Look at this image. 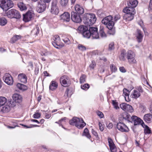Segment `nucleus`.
<instances>
[{
	"label": "nucleus",
	"mask_w": 152,
	"mask_h": 152,
	"mask_svg": "<svg viewBox=\"0 0 152 152\" xmlns=\"http://www.w3.org/2000/svg\"><path fill=\"white\" fill-rule=\"evenodd\" d=\"M83 20V22L86 26H90L95 23L96 18L94 14L87 13L84 15Z\"/></svg>",
	"instance_id": "nucleus-1"
},
{
	"label": "nucleus",
	"mask_w": 152,
	"mask_h": 152,
	"mask_svg": "<svg viewBox=\"0 0 152 152\" xmlns=\"http://www.w3.org/2000/svg\"><path fill=\"white\" fill-rule=\"evenodd\" d=\"M70 125H75L77 128L79 129H82L86 125V124L84 122L82 118H79L76 117H75L69 121Z\"/></svg>",
	"instance_id": "nucleus-2"
},
{
	"label": "nucleus",
	"mask_w": 152,
	"mask_h": 152,
	"mask_svg": "<svg viewBox=\"0 0 152 152\" xmlns=\"http://www.w3.org/2000/svg\"><path fill=\"white\" fill-rule=\"evenodd\" d=\"M113 18L112 16H108L103 19L102 21V23L106 25V27L110 30L113 29L114 25V23L113 21Z\"/></svg>",
	"instance_id": "nucleus-3"
},
{
	"label": "nucleus",
	"mask_w": 152,
	"mask_h": 152,
	"mask_svg": "<svg viewBox=\"0 0 152 152\" xmlns=\"http://www.w3.org/2000/svg\"><path fill=\"white\" fill-rule=\"evenodd\" d=\"M13 6V2L11 0H0V7L4 11H7Z\"/></svg>",
	"instance_id": "nucleus-4"
},
{
	"label": "nucleus",
	"mask_w": 152,
	"mask_h": 152,
	"mask_svg": "<svg viewBox=\"0 0 152 152\" xmlns=\"http://www.w3.org/2000/svg\"><path fill=\"white\" fill-rule=\"evenodd\" d=\"M7 16L9 18H15L17 19H20L21 17V15L19 12L15 9H12L6 13Z\"/></svg>",
	"instance_id": "nucleus-5"
},
{
	"label": "nucleus",
	"mask_w": 152,
	"mask_h": 152,
	"mask_svg": "<svg viewBox=\"0 0 152 152\" xmlns=\"http://www.w3.org/2000/svg\"><path fill=\"white\" fill-rule=\"evenodd\" d=\"M46 7V4L43 0L39 1L37 4L36 10L39 13H42L43 12Z\"/></svg>",
	"instance_id": "nucleus-6"
},
{
	"label": "nucleus",
	"mask_w": 152,
	"mask_h": 152,
	"mask_svg": "<svg viewBox=\"0 0 152 152\" xmlns=\"http://www.w3.org/2000/svg\"><path fill=\"white\" fill-rule=\"evenodd\" d=\"M60 81L61 85L64 87L68 86L70 84V79L66 75L62 76L60 79Z\"/></svg>",
	"instance_id": "nucleus-7"
},
{
	"label": "nucleus",
	"mask_w": 152,
	"mask_h": 152,
	"mask_svg": "<svg viewBox=\"0 0 152 152\" xmlns=\"http://www.w3.org/2000/svg\"><path fill=\"white\" fill-rule=\"evenodd\" d=\"M7 104L4 105L1 109V112L3 113H7L9 112L11 107L15 106V102L12 101H10L7 103Z\"/></svg>",
	"instance_id": "nucleus-8"
},
{
	"label": "nucleus",
	"mask_w": 152,
	"mask_h": 152,
	"mask_svg": "<svg viewBox=\"0 0 152 152\" xmlns=\"http://www.w3.org/2000/svg\"><path fill=\"white\" fill-rule=\"evenodd\" d=\"M135 56L134 53L131 50L128 51L126 53V58L130 64H134L136 63Z\"/></svg>",
	"instance_id": "nucleus-9"
},
{
	"label": "nucleus",
	"mask_w": 152,
	"mask_h": 152,
	"mask_svg": "<svg viewBox=\"0 0 152 152\" xmlns=\"http://www.w3.org/2000/svg\"><path fill=\"white\" fill-rule=\"evenodd\" d=\"M78 29L82 32L83 37L86 38H90L91 37V35L89 30H86V27L83 26H79Z\"/></svg>",
	"instance_id": "nucleus-10"
},
{
	"label": "nucleus",
	"mask_w": 152,
	"mask_h": 152,
	"mask_svg": "<svg viewBox=\"0 0 152 152\" xmlns=\"http://www.w3.org/2000/svg\"><path fill=\"white\" fill-rule=\"evenodd\" d=\"M34 15V14L32 11H29L23 15V20L25 22H28L31 20Z\"/></svg>",
	"instance_id": "nucleus-11"
},
{
	"label": "nucleus",
	"mask_w": 152,
	"mask_h": 152,
	"mask_svg": "<svg viewBox=\"0 0 152 152\" xmlns=\"http://www.w3.org/2000/svg\"><path fill=\"white\" fill-rule=\"evenodd\" d=\"M3 80L4 82L8 85H12L13 82L12 77L9 73H6L3 77Z\"/></svg>",
	"instance_id": "nucleus-12"
},
{
	"label": "nucleus",
	"mask_w": 152,
	"mask_h": 152,
	"mask_svg": "<svg viewBox=\"0 0 152 152\" xmlns=\"http://www.w3.org/2000/svg\"><path fill=\"white\" fill-rule=\"evenodd\" d=\"M121 108L125 112L132 113L133 111L132 107L130 105L125 103H122L120 105Z\"/></svg>",
	"instance_id": "nucleus-13"
},
{
	"label": "nucleus",
	"mask_w": 152,
	"mask_h": 152,
	"mask_svg": "<svg viewBox=\"0 0 152 152\" xmlns=\"http://www.w3.org/2000/svg\"><path fill=\"white\" fill-rule=\"evenodd\" d=\"M89 30L92 38H99L97 27H90Z\"/></svg>",
	"instance_id": "nucleus-14"
},
{
	"label": "nucleus",
	"mask_w": 152,
	"mask_h": 152,
	"mask_svg": "<svg viewBox=\"0 0 152 152\" xmlns=\"http://www.w3.org/2000/svg\"><path fill=\"white\" fill-rule=\"evenodd\" d=\"M71 19L74 22L80 23L81 21V19L80 15L76 12H72L71 13Z\"/></svg>",
	"instance_id": "nucleus-15"
},
{
	"label": "nucleus",
	"mask_w": 152,
	"mask_h": 152,
	"mask_svg": "<svg viewBox=\"0 0 152 152\" xmlns=\"http://www.w3.org/2000/svg\"><path fill=\"white\" fill-rule=\"evenodd\" d=\"M52 43L53 45L57 49L61 48L64 46L60 39H55Z\"/></svg>",
	"instance_id": "nucleus-16"
},
{
	"label": "nucleus",
	"mask_w": 152,
	"mask_h": 152,
	"mask_svg": "<svg viewBox=\"0 0 152 152\" xmlns=\"http://www.w3.org/2000/svg\"><path fill=\"white\" fill-rule=\"evenodd\" d=\"M117 128L120 131L122 132H128L129 129L124 124L119 122L117 124Z\"/></svg>",
	"instance_id": "nucleus-17"
},
{
	"label": "nucleus",
	"mask_w": 152,
	"mask_h": 152,
	"mask_svg": "<svg viewBox=\"0 0 152 152\" xmlns=\"http://www.w3.org/2000/svg\"><path fill=\"white\" fill-rule=\"evenodd\" d=\"M57 1H53L52 2L50 10V12L52 14L56 15H58L59 12V9L57 6Z\"/></svg>",
	"instance_id": "nucleus-18"
},
{
	"label": "nucleus",
	"mask_w": 152,
	"mask_h": 152,
	"mask_svg": "<svg viewBox=\"0 0 152 152\" xmlns=\"http://www.w3.org/2000/svg\"><path fill=\"white\" fill-rule=\"evenodd\" d=\"M132 119L131 122L133 121L134 125L141 124L142 126V124L144 123L140 118L136 116L133 115L132 117Z\"/></svg>",
	"instance_id": "nucleus-19"
},
{
	"label": "nucleus",
	"mask_w": 152,
	"mask_h": 152,
	"mask_svg": "<svg viewBox=\"0 0 152 152\" xmlns=\"http://www.w3.org/2000/svg\"><path fill=\"white\" fill-rule=\"evenodd\" d=\"M61 19L64 22H69L70 20V14L67 12H65L60 16Z\"/></svg>",
	"instance_id": "nucleus-20"
},
{
	"label": "nucleus",
	"mask_w": 152,
	"mask_h": 152,
	"mask_svg": "<svg viewBox=\"0 0 152 152\" xmlns=\"http://www.w3.org/2000/svg\"><path fill=\"white\" fill-rule=\"evenodd\" d=\"M108 140L111 152H116L117 151L116 148L111 138L108 137Z\"/></svg>",
	"instance_id": "nucleus-21"
},
{
	"label": "nucleus",
	"mask_w": 152,
	"mask_h": 152,
	"mask_svg": "<svg viewBox=\"0 0 152 152\" xmlns=\"http://www.w3.org/2000/svg\"><path fill=\"white\" fill-rule=\"evenodd\" d=\"M13 99L15 102V105H16V102L19 103L21 102L22 100V97L21 96L17 94H15L13 95Z\"/></svg>",
	"instance_id": "nucleus-22"
},
{
	"label": "nucleus",
	"mask_w": 152,
	"mask_h": 152,
	"mask_svg": "<svg viewBox=\"0 0 152 152\" xmlns=\"http://www.w3.org/2000/svg\"><path fill=\"white\" fill-rule=\"evenodd\" d=\"M123 11L126 14H135L136 13L134 8L129 6L124 9Z\"/></svg>",
	"instance_id": "nucleus-23"
},
{
	"label": "nucleus",
	"mask_w": 152,
	"mask_h": 152,
	"mask_svg": "<svg viewBox=\"0 0 152 152\" xmlns=\"http://www.w3.org/2000/svg\"><path fill=\"white\" fill-rule=\"evenodd\" d=\"M75 8L76 11L79 14H82L84 12L83 8L79 4H76Z\"/></svg>",
	"instance_id": "nucleus-24"
},
{
	"label": "nucleus",
	"mask_w": 152,
	"mask_h": 152,
	"mask_svg": "<svg viewBox=\"0 0 152 152\" xmlns=\"http://www.w3.org/2000/svg\"><path fill=\"white\" fill-rule=\"evenodd\" d=\"M18 78L21 82L25 83L27 82V77L26 75L22 73L19 75Z\"/></svg>",
	"instance_id": "nucleus-25"
},
{
	"label": "nucleus",
	"mask_w": 152,
	"mask_h": 152,
	"mask_svg": "<svg viewBox=\"0 0 152 152\" xmlns=\"http://www.w3.org/2000/svg\"><path fill=\"white\" fill-rule=\"evenodd\" d=\"M144 120L148 123L152 122V115L150 113L145 114L144 116Z\"/></svg>",
	"instance_id": "nucleus-26"
},
{
	"label": "nucleus",
	"mask_w": 152,
	"mask_h": 152,
	"mask_svg": "<svg viewBox=\"0 0 152 152\" xmlns=\"http://www.w3.org/2000/svg\"><path fill=\"white\" fill-rule=\"evenodd\" d=\"M58 87V83L55 80L52 81L49 86L50 90L53 91L57 88Z\"/></svg>",
	"instance_id": "nucleus-27"
},
{
	"label": "nucleus",
	"mask_w": 152,
	"mask_h": 152,
	"mask_svg": "<svg viewBox=\"0 0 152 152\" xmlns=\"http://www.w3.org/2000/svg\"><path fill=\"white\" fill-rule=\"evenodd\" d=\"M138 4V2L137 0H131L128 2V6L134 8L137 6Z\"/></svg>",
	"instance_id": "nucleus-28"
},
{
	"label": "nucleus",
	"mask_w": 152,
	"mask_h": 152,
	"mask_svg": "<svg viewBox=\"0 0 152 152\" xmlns=\"http://www.w3.org/2000/svg\"><path fill=\"white\" fill-rule=\"evenodd\" d=\"M135 14H126L124 16V18L126 21H130L134 18Z\"/></svg>",
	"instance_id": "nucleus-29"
},
{
	"label": "nucleus",
	"mask_w": 152,
	"mask_h": 152,
	"mask_svg": "<svg viewBox=\"0 0 152 152\" xmlns=\"http://www.w3.org/2000/svg\"><path fill=\"white\" fill-rule=\"evenodd\" d=\"M144 128V133L145 134H150L151 132V130L149 127L147 125L143 123L142 126Z\"/></svg>",
	"instance_id": "nucleus-30"
},
{
	"label": "nucleus",
	"mask_w": 152,
	"mask_h": 152,
	"mask_svg": "<svg viewBox=\"0 0 152 152\" xmlns=\"http://www.w3.org/2000/svg\"><path fill=\"white\" fill-rule=\"evenodd\" d=\"M18 7L19 8L20 10L21 11L26 10L27 7L26 4L22 2H19L18 4Z\"/></svg>",
	"instance_id": "nucleus-31"
},
{
	"label": "nucleus",
	"mask_w": 152,
	"mask_h": 152,
	"mask_svg": "<svg viewBox=\"0 0 152 152\" xmlns=\"http://www.w3.org/2000/svg\"><path fill=\"white\" fill-rule=\"evenodd\" d=\"M18 88L23 91L26 90L28 89L26 85L20 83H18L16 85Z\"/></svg>",
	"instance_id": "nucleus-32"
},
{
	"label": "nucleus",
	"mask_w": 152,
	"mask_h": 152,
	"mask_svg": "<svg viewBox=\"0 0 152 152\" xmlns=\"http://www.w3.org/2000/svg\"><path fill=\"white\" fill-rule=\"evenodd\" d=\"M123 117L124 119L126 120L129 122H131L132 119V117L128 113H124L123 114Z\"/></svg>",
	"instance_id": "nucleus-33"
},
{
	"label": "nucleus",
	"mask_w": 152,
	"mask_h": 152,
	"mask_svg": "<svg viewBox=\"0 0 152 152\" xmlns=\"http://www.w3.org/2000/svg\"><path fill=\"white\" fill-rule=\"evenodd\" d=\"M103 28H104L103 27H100V29L99 30V38L100 37H107L106 34L105 33L104 31Z\"/></svg>",
	"instance_id": "nucleus-34"
},
{
	"label": "nucleus",
	"mask_w": 152,
	"mask_h": 152,
	"mask_svg": "<svg viewBox=\"0 0 152 152\" xmlns=\"http://www.w3.org/2000/svg\"><path fill=\"white\" fill-rule=\"evenodd\" d=\"M140 96V93L137 90H134L133 93L131 95L132 97L134 99L138 98Z\"/></svg>",
	"instance_id": "nucleus-35"
},
{
	"label": "nucleus",
	"mask_w": 152,
	"mask_h": 152,
	"mask_svg": "<svg viewBox=\"0 0 152 152\" xmlns=\"http://www.w3.org/2000/svg\"><path fill=\"white\" fill-rule=\"evenodd\" d=\"M39 27L37 26H36L31 31V34L33 35H37L39 34Z\"/></svg>",
	"instance_id": "nucleus-36"
},
{
	"label": "nucleus",
	"mask_w": 152,
	"mask_h": 152,
	"mask_svg": "<svg viewBox=\"0 0 152 152\" xmlns=\"http://www.w3.org/2000/svg\"><path fill=\"white\" fill-rule=\"evenodd\" d=\"M126 55V52L125 50L121 51V53L119 56V58L121 61H124L125 59V56Z\"/></svg>",
	"instance_id": "nucleus-37"
},
{
	"label": "nucleus",
	"mask_w": 152,
	"mask_h": 152,
	"mask_svg": "<svg viewBox=\"0 0 152 152\" xmlns=\"http://www.w3.org/2000/svg\"><path fill=\"white\" fill-rule=\"evenodd\" d=\"M7 20L4 18H0V25L1 26H4L7 23Z\"/></svg>",
	"instance_id": "nucleus-38"
},
{
	"label": "nucleus",
	"mask_w": 152,
	"mask_h": 152,
	"mask_svg": "<svg viewBox=\"0 0 152 152\" xmlns=\"http://www.w3.org/2000/svg\"><path fill=\"white\" fill-rule=\"evenodd\" d=\"M7 102V99L5 97L0 96V107L3 106Z\"/></svg>",
	"instance_id": "nucleus-39"
},
{
	"label": "nucleus",
	"mask_w": 152,
	"mask_h": 152,
	"mask_svg": "<svg viewBox=\"0 0 152 152\" xmlns=\"http://www.w3.org/2000/svg\"><path fill=\"white\" fill-rule=\"evenodd\" d=\"M123 95L124 96H128L129 95V94L130 91L127 90L126 88H124L123 90Z\"/></svg>",
	"instance_id": "nucleus-40"
},
{
	"label": "nucleus",
	"mask_w": 152,
	"mask_h": 152,
	"mask_svg": "<svg viewBox=\"0 0 152 152\" xmlns=\"http://www.w3.org/2000/svg\"><path fill=\"white\" fill-rule=\"evenodd\" d=\"M110 68L111 71L113 72H115L117 70V68L114 64H111L110 65Z\"/></svg>",
	"instance_id": "nucleus-41"
},
{
	"label": "nucleus",
	"mask_w": 152,
	"mask_h": 152,
	"mask_svg": "<svg viewBox=\"0 0 152 152\" xmlns=\"http://www.w3.org/2000/svg\"><path fill=\"white\" fill-rule=\"evenodd\" d=\"M86 76L85 75H82L80 78V82L81 83H84L86 81Z\"/></svg>",
	"instance_id": "nucleus-42"
},
{
	"label": "nucleus",
	"mask_w": 152,
	"mask_h": 152,
	"mask_svg": "<svg viewBox=\"0 0 152 152\" xmlns=\"http://www.w3.org/2000/svg\"><path fill=\"white\" fill-rule=\"evenodd\" d=\"M114 43L113 42H111L109 45V50H111L114 49Z\"/></svg>",
	"instance_id": "nucleus-43"
},
{
	"label": "nucleus",
	"mask_w": 152,
	"mask_h": 152,
	"mask_svg": "<svg viewBox=\"0 0 152 152\" xmlns=\"http://www.w3.org/2000/svg\"><path fill=\"white\" fill-rule=\"evenodd\" d=\"M68 0H61V4L63 6H65L68 3Z\"/></svg>",
	"instance_id": "nucleus-44"
},
{
	"label": "nucleus",
	"mask_w": 152,
	"mask_h": 152,
	"mask_svg": "<svg viewBox=\"0 0 152 152\" xmlns=\"http://www.w3.org/2000/svg\"><path fill=\"white\" fill-rule=\"evenodd\" d=\"M78 48L80 50L83 51L86 50V48L83 45L81 44H79L78 46Z\"/></svg>",
	"instance_id": "nucleus-45"
},
{
	"label": "nucleus",
	"mask_w": 152,
	"mask_h": 152,
	"mask_svg": "<svg viewBox=\"0 0 152 152\" xmlns=\"http://www.w3.org/2000/svg\"><path fill=\"white\" fill-rule=\"evenodd\" d=\"M96 64L95 61H92L91 63L89 65V67L91 69H94L96 66Z\"/></svg>",
	"instance_id": "nucleus-46"
},
{
	"label": "nucleus",
	"mask_w": 152,
	"mask_h": 152,
	"mask_svg": "<svg viewBox=\"0 0 152 152\" xmlns=\"http://www.w3.org/2000/svg\"><path fill=\"white\" fill-rule=\"evenodd\" d=\"M89 87V85L88 84H85L81 86V88L84 90H87Z\"/></svg>",
	"instance_id": "nucleus-47"
},
{
	"label": "nucleus",
	"mask_w": 152,
	"mask_h": 152,
	"mask_svg": "<svg viewBox=\"0 0 152 152\" xmlns=\"http://www.w3.org/2000/svg\"><path fill=\"white\" fill-rule=\"evenodd\" d=\"M143 36L142 32L138 29L137 30V38H142Z\"/></svg>",
	"instance_id": "nucleus-48"
},
{
	"label": "nucleus",
	"mask_w": 152,
	"mask_h": 152,
	"mask_svg": "<svg viewBox=\"0 0 152 152\" xmlns=\"http://www.w3.org/2000/svg\"><path fill=\"white\" fill-rule=\"evenodd\" d=\"M114 106V108L116 110L119 109L118 106V103L114 101L112 102Z\"/></svg>",
	"instance_id": "nucleus-49"
},
{
	"label": "nucleus",
	"mask_w": 152,
	"mask_h": 152,
	"mask_svg": "<svg viewBox=\"0 0 152 152\" xmlns=\"http://www.w3.org/2000/svg\"><path fill=\"white\" fill-rule=\"evenodd\" d=\"M96 114L98 115L99 117L101 118L103 117L104 115L102 112H101L99 111H97L96 112Z\"/></svg>",
	"instance_id": "nucleus-50"
},
{
	"label": "nucleus",
	"mask_w": 152,
	"mask_h": 152,
	"mask_svg": "<svg viewBox=\"0 0 152 152\" xmlns=\"http://www.w3.org/2000/svg\"><path fill=\"white\" fill-rule=\"evenodd\" d=\"M33 117L35 118H39L41 116V114L39 113H35L33 115Z\"/></svg>",
	"instance_id": "nucleus-51"
},
{
	"label": "nucleus",
	"mask_w": 152,
	"mask_h": 152,
	"mask_svg": "<svg viewBox=\"0 0 152 152\" xmlns=\"http://www.w3.org/2000/svg\"><path fill=\"white\" fill-rule=\"evenodd\" d=\"M54 38H60V37H65V35H63L62 34H60L59 35H55L54 36Z\"/></svg>",
	"instance_id": "nucleus-52"
},
{
	"label": "nucleus",
	"mask_w": 152,
	"mask_h": 152,
	"mask_svg": "<svg viewBox=\"0 0 152 152\" xmlns=\"http://www.w3.org/2000/svg\"><path fill=\"white\" fill-rule=\"evenodd\" d=\"M99 129L101 131H102L104 129L103 126L102 124L100 122L99 123Z\"/></svg>",
	"instance_id": "nucleus-53"
},
{
	"label": "nucleus",
	"mask_w": 152,
	"mask_h": 152,
	"mask_svg": "<svg viewBox=\"0 0 152 152\" xmlns=\"http://www.w3.org/2000/svg\"><path fill=\"white\" fill-rule=\"evenodd\" d=\"M62 40L66 43L69 44L70 42L69 39H62Z\"/></svg>",
	"instance_id": "nucleus-54"
},
{
	"label": "nucleus",
	"mask_w": 152,
	"mask_h": 152,
	"mask_svg": "<svg viewBox=\"0 0 152 152\" xmlns=\"http://www.w3.org/2000/svg\"><path fill=\"white\" fill-rule=\"evenodd\" d=\"M91 132L96 137H97L98 136V134L97 132L95 131L94 129H92L91 130Z\"/></svg>",
	"instance_id": "nucleus-55"
},
{
	"label": "nucleus",
	"mask_w": 152,
	"mask_h": 152,
	"mask_svg": "<svg viewBox=\"0 0 152 152\" xmlns=\"http://www.w3.org/2000/svg\"><path fill=\"white\" fill-rule=\"evenodd\" d=\"M120 18V16L119 15H115L114 18V20L115 21H117Z\"/></svg>",
	"instance_id": "nucleus-56"
},
{
	"label": "nucleus",
	"mask_w": 152,
	"mask_h": 152,
	"mask_svg": "<svg viewBox=\"0 0 152 152\" xmlns=\"http://www.w3.org/2000/svg\"><path fill=\"white\" fill-rule=\"evenodd\" d=\"M120 71L122 72H125L126 70L124 67H121L119 68Z\"/></svg>",
	"instance_id": "nucleus-57"
},
{
	"label": "nucleus",
	"mask_w": 152,
	"mask_h": 152,
	"mask_svg": "<svg viewBox=\"0 0 152 152\" xmlns=\"http://www.w3.org/2000/svg\"><path fill=\"white\" fill-rule=\"evenodd\" d=\"M107 127L109 129L112 128L113 127V125L112 123H109L108 125L107 124Z\"/></svg>",
	"instance_id": "nucleus-58"
},
{
	"label": "nucleus",
	"mask_w": 152,
	"mask_h": 152,
	"mask_svg": "<svg viewBox=\"0 0 152 152\" xmlns=\"http://www.w3.org/2000/svg\"><path fill=\"white\" fill-rule=\"evenodd\" d=\"M138 24L143 29V22L142 20H140L138 22Z\"/></svg>",
	"instance_id": "nucleus-59"
},
{
	"label": "nucleus",
	"mask_w": 152,
	"mask_h": 152,
	"mask_svg": "<svg viewBox=\"0 0 152 152\" xmlns=\"http://www.w3.org/2000/svg\"><path fill=\"white\" fill-rule=\"evenodd\" d=\"M137 91L140 93V92H143V90L141 86H139L138 87V88H137Z\"/></svg>",
	"instance_id": "nucleus-60"
},
{
	"label": "nucleus",
	"mask_w": 152,
	"mask_h": 152,
	"mask_svg": "<svg viewBox=\"0 0 152 152\" xmlns=\"http://www.w3.org/2000/svg\"><path fill=\"white\" fill-rule=\"evenodd\" d=\"M88 133H89L88 129L87 128H85L84 130L83 134L84 135Z\"/></svg>",
	"instance_id": "nucleus-61"
},
{
	"label": "nucleus",
	"mask_w": 152,
	"mask_h": 152,
	"mask_svg": "<svg viewBox=\"0 0 152 152\" xmlns=\"http://www.w3.org/2000/svg\"><path fill=\"white\" fill-rule=\"evenodd\" d=\"M69 91V90L67 88L66 89V90L65 91V94H64V96H67V97L69 96L68 95V93Z\"/></svg>",
	"instance_id": "nucleus-62"
},
{
	"label": "nucleus",
	"mask_w": 152,
	"mask_h": 152,
	"mask_svg": "<svg viewBox=\"0 0 152 152\" xmlns=\"http://www.w3.org/2000/svg\"><path fill=\"white\" fill-rule=\"evenodd\" d=\"M149 9L151 10H152V0H150Z\"/></svg>",
	"instance_id": "nucleus-63"
},
{
	"label": "nucleus",
	"mask_w": 152,
	"mask_h": 152,
	"mask_svg": "<svg viewBox=\"0 0 152 152\" xmlns=\"http://www.w3.org/2000/svg\"><path fill=\"white\" fill-rule=\"evenodd\" d=\"M45 117L46 118L48 119L51 117V115L47 113H46L45 115Z\"/></svg>",
	"instance_id": "nucleus-64"
}]
</instances>
